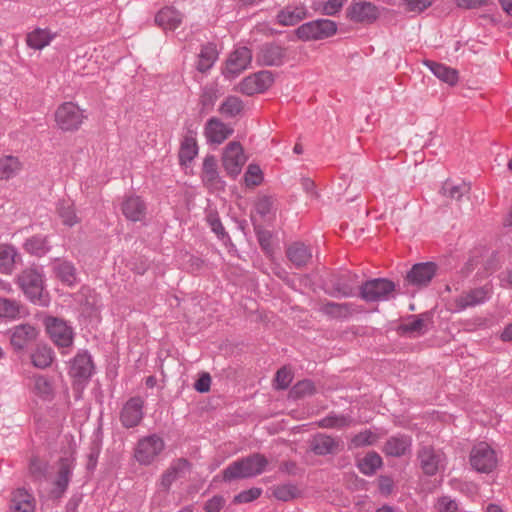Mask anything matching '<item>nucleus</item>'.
Masks as SVG:
<instances>
[{"label": "nucleus", "instance_id": "nucleus-3", "mask_svg": "<svg viewBox=\"0 0 512 512\" xmlns=\"http://www.w3.org/2000/svg\"><path fill=\"white\" fill-rule=\"evenodd\" d=\"M17 284L24 295L34 304L45 305L44 275L35 267L24 269L17 276Z\"/></svg>", "mask_w": 512, "mask_h": 512}, {"label": "nucleus", "instance_id": "nucleus-39", "mask_svg": "<svg viewBox=\"0 0 512 512\" xmlns=\"http://www.w3.org/2000/svg\"><path fill=\"white\" fill-rule=\"evenodd\" d=\"M54 37L55 34L51 33L50 30L36 28L27 34L26 43L32 49L41 50L49 45Z\"/></svg>", "mask_w": 512, "mask_h": 512}, {"label": "nucleus", "instance_id": "nucleus-34", "mask_svg": "<svg viewBox=\"0 0 512 512\" xmlns=\"http://www.w3.org/2000/svg\"><path fill=\"white\" fill-rule=\"evenodd\" d=\"M217 59L218 51L216 44L208 42L201 47L196 69L201 73H205L212 68Z\"/></svg>", "mask_w": 512, "mask_h": 512}, {"label": "nucleus", "instance_id": "nucleus-17", "mask_svg": "<svg viewBox=\"0 0 512 512\" xmlns=\"http://www.w3.org/2000/svg\"><path fill=\"white\" fill-rule=\"evenodd\" d=\"M274 82L271 71L262 70L245 77L239 84V91L245 95L263 93L268 90Z\"/></svg>", "mask_w": 512, "mask_h": 512}, {"label": "nucleus", "instance_id": "nucleus-59", "mask_svg": "<svg viewBox=\"0 0 512 512\" xmlns=\"http://www.w3.org/2000/svg\"><path fill=\"white\" fill-rule=\"evenodd\" d=\"M273 203L274 201L271 196H262L256 202L255 209L259 215L265 217L272 211Z\"/></svg>", "mask_w": 512, "mask_h": 512}, {"label": "nucleus", "instance_id": "nucleus-51", "mask_svg": "<svg viewBox=\"0 0 512 512\" xmlns=\"http://www.w3.org/2000/svg\"><path fill=\"white\" fill-rule=\"evenodd\" d=\"M470 190V186L466 183L453 185L451 182L446 181L442 186V192L445 196L459 201Z\"/></svg>", "mask_w": 512, "mask_h": 512}, {"label": "nucleus", "instance_id": "nucleus-24", "mask_svg": "<svg viewBox=\"0 0 512 512\" xmlns=\"http://www.w3.org/2000/svg\"><path fill=\"white\" fill-rule=\"evenodd\" d=\"M234 130L216 117L210 118L204 127L208 143L221 144L233 134Z\"/></svg>", "mask_w": 512, "mask_h": 512}, {"label": "nucleus", "instance_id": "nucleus-2", "mask_svg": "<svg viewBox=\"0 0 512 512\" xmlns=\"http://www.w3.org/2000/svg\"><path fill=\"white\" fill-rule=\"evenodd\" d=\"M396 284L388 278H373L359 285V297L367 303L384 302L394 298Z\"/></svg>", "mask_w": 512, "mask_h": 512}, {"label": "nucleus", "instance_id": "nucleus-42", "mask_svg": "<svg viewBox=\"0 0 512 512\" xmlns=\"http://www.w3.org/2000/svg\"><path fill=\"white\" fill-rule=\"evenodd\" d=\"M306 17L304 8H285L278 12L277 22L282 26H294Z\"/></svg>", "mask_w": 512, "mask_h": 512}, {"label": "nucleus", "instance_id": "nucleus-60", "mask_svg": "<svg viewBox=\"0 0 512 512\" xmlns=\"http://www.w3.org/2000/svg\"><path fill=\"white\" fill-rule=\"evenodd\" d=\"M255 232H256L257 240H258L259 245L262 248V250H264L265 252H270L272 250V244H271L272 235H271L270 231L255 227Z\"/></svg>", "mask_w": 512, "mask_h": 512}, {"label": "nucleus", "instance_id": "nucleus-11", "mask_svg": "<svg viewBox=\"0 0 512 512\" xmlns=\"http://www.w3.org/2000/svg\"><path fill=\"white\" fill-rule=\"evenodd\" d=\"M247 158L240 142L232 141L224 148L222 165L228 176L235 179L241 172Z\"/></svg>", "mask_w": 512, "mask_h": 512}, {"label": "nucleus", "instance_id": "nucleus-57", "mask_svg": "<svg viewBox=\"0 0 512 512\" xmlns=\"http://www.w3.org/2000/svg\"><path fill=\"white\" fill-rule=\"evenodd\" d=\"M376 441L375 434L370 430L359 432L351 439V444L355 448L372 445Z\"/></svg>", "mask_w": 512, "mask_h": 512}, {"label": "nucleus", "instance_id": "nucleus-18", "mask_svg": "<svg viewBox=\"0 0 512 512\" xmlns=\"http://www.w3.org/2000/svg\"><path fill=\"white\" fill-rule=\"evenodd\" d=\"M252 60V51L248 47H239L235 49L226 60V66L223 75L232 79L240 75L247 69Z\"/></svg>", "mask_w": 512, "mask_h": 512}, {"label": "nucleus", "instance_id": "nucleus-41", "mask_svg": "<svg viewBox=\"0 0 512 512\" xmlns=\"http://www.w3.org/2000/svg\"><path fill=\"white\" fill-rule=\"evenodd\" d=\"M383 465L381 456L375 452H368L362 459L357 463V467L360 472L366 476H372L380 469Z\"/></svg>", "mask_w": 512, "mask_h": 512}, {"label": "nucleus", "instance_id": "nucleus-6", "mask_svg": "<svg viewBox=\"0 0 512 512\" xmlns=\"http://www.w3.org/2000/svg\"><path fill=\"white\" fill-rule=\"evenodd\" d=\"M289 59L288 47L278 41L263 43L256 52L255 60L259 66L280 67Z\"/></svg>", "mask_w": 512, "mask_h": 512}, {"label": "nucleus", "instance_id": "nucleus-37", "mask_svg": "<svg viewBox=\"0 0 512 512\" xmlns=\"http://www.w3.org/2000/svg\"><path fill=\"white\" fill-rule=\"evenodd\" d=\"M31 363L38 369H46L54 361L55 354L50 346L47 344H38L31 353Z\"/></svg>", "mask_w": 512, "mask_h": 512}, {"label": "nucleus", "instance_id": "nucleus-49", "mask_svg": "<svg viewBox=\"0 0 512 512\" xmlns=\"http://www.w3.org/2000/svg\"><path fill=\"white\" fill-rule=\"evenodd\" d=\"M57 211L64 225L72 227L79 222L72 204L62 201L58 204Z\"/></svg>", "mask_w": 512, "mask_h": 512}, {"label": "nucleus", "instance_id": "nucleus-14", "mask_svg": "<svg viewBox=\"0 0 512 512\" xmlns=\"http://www.w3.org/2000/svg\"><path fill=\"white\" fill-rule=\"evenodd\" d=\"M378 17V7L365 0H353L346 9V18L354 23L372 24Z\"/></svg>", "mask_w": 512, "mask_h": 512}, {"label": "nucleus", "instance_id": "nucleus-48", "mask_svg": "<svg viewBox=\"0 0 512 512\" xmlns=\"http://www.w3.org/2000/svg\"><path fill=\"white\" fill-rule=\"evenodd\" d=\"M315 393V385L309 380H301L298 381L290 390L289 396L290 398L297 400L303 398L305 396H310Z\"/></svg>", "mask_w": 512, "mask_h": 512}, {"label": "nucleus", "instance_id": "nucleus-38", "mask_svg": "<svg viewBox=\"0 0 512 512\" xmlns=\"http://www.w3.org/2000/svg\"><path fill=\"white\" fill-rule=\"evenodd\" d=\"M23 247L26 252L37 257H42L51 250L48 237L39 234L27 238Z\"/></svg>", "mask_w": 512, "mask_h": 512}, {"label": "nucleus", "instance_id": "nucleus-10", "mask_svg": "<svg viewBox=\"0 0 512 512\" xmlns=\"http://www.w3.org/2000/svg\"><path fill=\"white\" fill-rule=\"evenodd\" d=\"M85 118L83 111L72 102H65L55 112V121L63 131H75Z\"/></svg>", "mask_w": 512, "mask_h": 512}, {"label": "nucleus", "instance_id": "nucleus-9", "mask_svg": "<svg viewBox=\"0 0 512 512\" xmlns=\"http://www.w3.org/2000/svg\"><path fill=\"white\" fill-rule=\"evenodd\" d=\"M327 284L331 291H327L332 297H352L355 295V289L359 287V276L351 271H343L333 274L329 277Z\"/></svg>", "mask_w": 512, "mask_h": 512}, {"label": "nucleus", "instance_id": "nucleus-64", "mask_svg": "<svg viewBox=\"0 0 512 512\" xmlns=\"http://www.w3.org/2000/svg\"><path fill=\"white\" fill-rule=\"evenodd\" d=\"M394 488V480L387 475H380L378 477V489L382 495L388 496L392 493Z\"/></svg>", "mask_w": 512, "mask_h": 512}, {"label": "nucleus", "instance_id": "nucleus-4", "mask_svg": "<svg viewBox=\"0 0 512 512\" xmlns=\"http://www.w3.org/2000/svg\"><path fill=\"white\" fill-rule=\"evenodd\" d=\"M43 323L50 339L59 349L65 350L72 347L75 334L73 327L67 321L47 316ZM62 353L64 354L66 351H62Z\"/></svg>", "mask_w": 512, "mask_h": 512}, {"label": "nucleus", "instance_id": "nucleus-62", "mask_svg": "<svg viewBox=\"0 0 512 512\" xmlns=\"http://www.w3.org/2000/svg\"><path fill=\"white\" fill-rule=\"evenodd\" d=\"M437 509L439 512H457L458 504L449 496H442L438 499Z\"/></svg>", "mask_w": 512, "mask_h": 512}, {"label": "nucleus", "instance_id": "nucleus-13", "mask_svg": "<svg viewBox=\"0 0 512 512\" xmlns=\"http://www.w3.org/2000/svg\"><path fill=\"white\" fill-rule=\"evenodd\" d=\"M417 458L423 473L427 476H434L445 468V454L432 446L420 447L417 452Z\"/></svg>", "mask_w": 512, "mask_h": 512}, {"label": "nucleus", "instance_id": "nucleus-55", "mask_svg": "<svg viewBox=\"0 0 512 512\" xmlns=\"http://www.w3.org/2000/svg\"><path fill=\"white\" fill-rule=\"evenodd\" d=\"M262 488L252 487L247 490H243L233 498L234 504L250 503L258 499L262 495Z\"/></svg>", "mask_w": 512, "mask_h": 512}, {"label": "nucleus", "instance_id": "nucleus-5", "mask_svg": "<svg viewBox=\"0 0 512 512\" xmlns=\"http://www.w3.org/2000/svg\"><path fill=\"white\" fill-rule=\"evenodd\" d=\"M337 23L330 19H316L300 25L295 34L302 41H316L332 37L337 32Z\"/></svg>", "mask_w": 512, "mask_h": 512}, {"label": "nucleus", "instance_id": "nucleus-28", "mask_svg": "<svg viewBox=\"0 0 512 512\" xmlns=\"http://www.w3.org/2000/svg\"><path fill=\"white\" fill-rule=\"evenodd\" d=\"M201 178L205 186L209 188L223 187L224 182L218 173L217 159L214 155H207L203 160Z\"/></svg>", "mask_w": 512, "mask_h": 512}, {"label": "nucleus", "instance_id": "nucleus-33", "mask_svg": "<svg viewBox=\"0 0 512 512\" xmlns=\"http://www.w3.org/2000/svg\"><path fill=\"white\" fill-rule=\"evenodd\" d=\"M424 64L430 71L441 81L453 86L458 82V71L445 64L438 63L432 60L424 61Z\"/></svg>", "mask_w": 512, "mask_h": 512}, {"label": "nucleus", "instance_id": "nucleus-15", "mask_svg": "<svg viewBox=\"0 0 512 512\" xmlns=\"http://www.w3.org/2000/svg\"><path fill=\"white\" fill-rule=\"evenodd\" d=\"M94 363L88 351H79L72 359L69 375L78 384H85L94 373Z\"/></svg>", "mask_w": 512, "mask_h": 512}, {"label": "nucleus", "instance_id": "nucleus-29", "mask_svg": "<svg viewBox=\"0 0 512 512\" xmlns=\"http://www.w3.org/2000/svg\"><path fill=\"white\" fill-rule=\"evenodd\" d=\"M10 502L12 512H35V498L25 488H17L14 490Z\"/></svg>", "mask_w": 512, "mask_h": 512}, {"label": "nucleus", "instance_id": "nucleus-22", "mask_svg": "<svg viewBox=\"0 0 512 512\" xmlns=\"http://www.w3.org/2000/svg\"><path fill=\"white\" fill-rule=\"evenodd\" d=\"M121 211L127 220L141 222L146 218L147 205L140 196L129 195L123 199Z\"/></svg>", "mask_w": 512, "mask_h": 512}, {"label": "nucleus", "instance_id": "nucleus-16", "mask_svg": "<svg viewBox=\"0 0 512 512\" xmlns=\"http://www.w3.org/2000/svg\"><path fill=\"white\" fill-rule=\"evenodd\" d=\"M58 464L59 468L51 490V496L54 499L62 498L67 491L75 467V458L72 456L61 457Z\"/></svg>", "mask_w": 512, "mask_h": 512}, {"label": "nucleus", "instance_id": "nucleus-1", "mask_svg": "<svg viewBox=\"0 0 512 512\" xmlns=\"http://www.w3.org/2000/svg\"><path fill=\"white\" fill-rule=\"evenodd\" d=\"M269 461L264 454L255 452L231 462L223 471L224 482L250 479L264 473Z\"/></svg>", "mask_w": 512, "mask_h": 512}, {"label": "nucleus", "instance_id": "nucleus-8", "mask_svg": "<svg viewBox=\"0 0 512 512\" xmlns=\"http://www.w3.org/2000/svg\"><path fill=\"white\" fill-rule=\"evenodd\" d=\"M164 448V440L157 434H151L138 440L134 457L139 464L150 465Z\"/></svg>", "mask_w": 512, "mask_h": 512}, {"label": "nucleus", "instance_id": "nucleus-63", "mask_svg": "<svg viewBox=\"0 0 512 512\" xmlns=\"http://www.w3.org/2000/svg\"><path fill=\"white\" fill-rule=\"evenodd\" d=\"M225 505V499L221 495H214L206 501L204 505L205 512H220Z\"/></svg>", "mask_w": 512, "mask_h": 512}, {"label": "nucleus", "instance_id": "nucleus-47", "mask_svg": "<svg viewBox=\"0 0 512 512\" xmlns=\"http://www.w3.org/2000/svg\"><path fill=\"white\" fill-rule=\"evenodd\" d=\"M352 419L349 416L345 415H336L331 413L326 417L322 418L318 422V426L321 428L331 429V428H343L347 427L351 424Z\"/></svg>", "mask_w": 512, "mask_h": 512}, {"label": "nucleus", "instance_id": "nucleus-20", "mask_svg": "<svg viewBox=\"0 0 512 512\" xmlns=\"http://www.w3.org/2000/svg\"><path fill=\"white\" fill-rule=\"evenodd\" d=\"M492 290L488 285L463 292L455 299L456 311H463L468 307L481 305L489 300Z\"/></svg>", "mask_w": 512, "mask_h": 512}, {"label": "nucleus", "instance_id": "nucleus-53", "mask_svg": "<svg viewBox=\"0 0 512 512\" xmlns=\"http://www.w3.org/2000/svg\"><path fill=\"white\" fill-rule=\"evenodd\" d=\"M34 391L42 399H49L53 396L52 383L45 376H37L34 380Z\"/></svg>", "mask_w": 512, "mask_h": 512}, {"label": "nucleus", "instance_id": "nucleus-19", "mask_svg": "<svg viewBox=\"0 0 512 512\" xmlns=\"http://www.w3.org/2000/svg\"><path fill=\"white\" fill-rule=\"evenodd\" d=\"M438 266L434 262L416 263L407 272L405 281L418 288L427 286L436 275Z\"/></svg>", "mask_w": 512, "mask_h": 512}, {"label": "nucleus", "instance_id": "nucleus-40", "mask_svg": "<svg viewBox=\"0 0 512 512\" xmlns=\"http://www.w3.org/2000/svg\"><path fill=\"white\" fill-rule=\"evenodd\" d=\"M198 154L196 139L192 136H185L181 141L178 157L181 165L187 166Z\"/></svg>", "mask_w": 512, "mask_h": 512}, {"label": "nucleus", "instance_id": "nucleus-32", "mask_svg": "<svg viewBox=\"0 0 512 512\" xmlns=\"http://www.w3.org/2000/svg\"><path fill=\"white\" fill-rule=\"evenodd\" d=\"M320 312L334 319H346L356 312V306L353 303H336L328 301L320 307Z\"/></svg>", "mask_w": 512, "mask_h": 512}, {"label": "nucleus", "instance_id": "nucleus-27", "mask_svg": "<svg viewBox=\"0 0 512 512\" xmlns=\"http://www.w3.org/2000/svg\"><path fill=\"white\" fill-rule=\"evenodd\" d=\"M286 256L296 268H303L312 260V249L305 243L296 241L287 247Z\"/></svg>", "mask_w": 512, "mask_h": 512}, {"label": "nucleus", "instance_id": "nucleus-50", "mask_svg": "<svg viewBox=\"0 0 512 512\" xmlns=\"http://www.w3.org/2000/svg\"><path fill=\"white\" fill-rule=\"evenodd\" d=\"M206 222L219 239L224 240L225 238H229L217 211L209 210L206 213Z\"/></svg>", "mask_w": 512, "mask_h": 512}, {"label": "nucleus", "instance_id": "nucleus-61", "mask_svg": "<svg viewBox=\"0 0 512 512\" xmlns=\"http://www.w3.org/2000/svg\"><path fill=\"white\" fill-rule=\"evenodd\" d=\"M347 0H327L322 5V13L327 16H334L342 9Z\"/></svg>", "mask_w": 512, "mask_h": 512}, {"label": "nucleus", "instance_id": "nucleus-7", "mask_svg": "<svg viewBox=\"0 0 512 512\" xmlns=\"http://www.w3.org/2000/svg\"><path fill=\"white\" fill-rule=\"evenodd\" d=\"M473 469L480 473H490L498 463L495 450L486 442H479L473 446L469 455Z\"/></svg>", "mask_w": 512, "mask_h": 512}, {"label": "nucleus", "instance_id": "nucleus-44", "mask_svg": "<svg viewBox=\"0 0 512 512\" xmlns=\"http://www.w3.org/2000/svg\"><path fill=\"white\" fill-rule=\"evenodd\" d=\"M21 162L12 155L0 158V179L8 180L14 177L21 170Z\"/></svg>", "mask_w": 512, "mask_h": 512}, {"label": "nucleus", "instance_id": "nucleus-54", "mask_svg": "<svg viewBox=\"0 0 512 512\" xmlns=\"http://www.w3.org/2000/svg\"><path fill=\"white\" fill-rule=\"evenodd\" d=\"M245 184L248 187H255L261 184L263 173L259 165L249 164L244 175Z\"/></svg>", "mask_w": 512, "mask_h": 512}, {"label": "nucleus", "instance_id": "nucleus-30", "mask_svg": "<svg viewBox=\"0 0 512 512\" xmlns=\"http://www.w3.org/2000/svg\"><path fill=\"white\" fill-rule=\"evenodd\" d=\"M411 437L407 435L392 436L384 444L383 452L387 456L401 457L411 450Z\"/></svg>", "mask_w": 512, "mask_h": 512}, {"label": "nucleus", "instance_id": "nucleus-23", "mask_svg": "<svg viewBox=\"0 0 512 512\" xmlns=\"http://www.w3.org/2000/svg\"><path fill=\"white\" fill-rule=\"evenodd\" d=\"M310 450L318 456L337 453L341 448V441L325 433H317L309 441Z\"/></svg>", "mask_w": 512, "mask_h": 512}, {"label": "nucleus", "instance_id": "nucleus-31", "mask_svg": "<svg viewBox=\"0 0 512 512\" xmlns=\"http://www.w3.org/2000/svg\"><path fill=\"white\" fill-rule=\"evenodd\" d=\"M409 322L400 324L398 332L401 334H413L416 336L424 335L427 332L426 322L431 319L430 313H422L419 315H410Z\"/></svg>", "mask_w": 512, "mask_h": 512}, {"label": "nucleus", "instance_id": "nucleus-45", "mask_svg": "<svg viewBox=\"0 0 512 512\" xmlns=\"http://www.w3.org/2000/svg\"><path fill=\"white\" fill-rule=\"evenodd\" d=\"M272 495L277 500L288 502L300 496L301 492L295 484L285 483L273 486Z\"/></svg>", "mask_w": 512, "mask_h": 512}, {"label": "nucleus", "instance_id": "nucleus-35", "mask_svg": "<svg viewBox=\"0 0 512 512\" xmlns=\"http://www.w3.org/2000/svg\"><path fill=\"white\" fill-rule=\"evenodd\" d=\"M53 271L56 277L64 284L72 286L77 281V271L74 264L67 260L55 259Z\"/></svg>", "mask_w": 512, "mask_h": 512}, {"label": "nucleus", "instance_id": "nucleus-43", "mask_svg": "<svg viewBox=\"0 0 512 512\" xmlns=\"http://www.w3.org/2000/svg\"><path fill=\"white\" fill-rule=\"evenodd\" d=\"M218 99V90L214 85H205L201 90L199 104L200 113L207 114L212 111Z\"/></svg>", "mask_w": 512, "mask_h": 512}, {"label": "nucleus", "instance_id": "nucleus-46", "mask_svg": "<svg viewBox=\"0 0 512 512\" xmlns=\"http://www.w3.org/2000/svg\"><path fill=\"white\" fill-rule=\"evenodd\" d=\"M244 109L243 101L237 96H228L219 107V112L225 117H236Z\"/></svg>", "mask_w": 512, "mask_h": 512}, {"label": "nucleus", "instance_id": "nucleus-25", "mask_svg": "<svg viewBox=\"0 0 512 512\" xmlns=\"http://www.w3.org/2000/svg\"><path fill=\"white\" fill-rule=\"evenodd\" d=\"M191 467V463L186 458L174 460L161 476L160 486L162 489L169 491L172 484L180 477H183L186 472L190 471Z\"/></svg>", "mask_w": 512, "mask_h": 512}, {"label": "nucleus", "instance_id": "nucleus-12", "mask_svg": "<svg viewBox=\"0 0 512 512\" xmlns=\"http://www.w3.org/2000/svg\"><path fill=\"white\" fill-rule=\"evenodd\" d=\"M145 401L141 396L130 397L122 406L119 413L121 425L126 428H135L144 418Z\"/></svg>", "mask_w": 512, "mask_h": 512}, {"label": "nucleus", "instance_id": "nucleus-52", "mask_svg": "<svg viewBox=\"0 0 512 512\" xmlns=\"http://www.w3.org/2000/svg\"><path fill=\"white\" fill-rule=\"evenodd\" d=\"M20 303L8 298H0V317L15 318L20 314Z\"/></svg>", "mask_w": 512, "mask_h": 512}, {"label": "nucleus", "instance_id": "nucleus-56", "mask_svg": "<svg viewBox=\"0 0 512 512\" xmlns=\"http://www.w3.org/2000/svg\"><path fill=\"white\" fill-rule=\"evenodd\" d=\"M48 469V464L41 461L38 457H32L29 464V472L35 480H42L45 478Z\"/></svg>", "mask_w": 512, "mask_h": 512}, {"label": "nucleus", "instance_id": "nucleus-21", "mask_svg": "<svg viewBox=\"0 0 512 512\" xmlns=\"http://www.w3.org/2000/svg\"><path fill=\"white\" fill-rule=\"evenodd\" d=\"M10 343L15 351H22L38 337V330L31 324H20L10 330Z\"/></svg>", "mask_w": 512, "mask_h": 512}, {"label": "nucleus", "instance_id": "nucleus-58", "mask_svg": "<svg viewBox=\"0 0 512 512\" xmlns=\"http://www.w3.org/2000/svg\"><path fill=\"white\" fill-rule=\"evenodd\" d=\"M292 381V375L285 367L279 369L275 375V388L279 390L287 389Z\"/></svg>", "mask_w": 512, "mask_h": 512}, {"label": "nucleus", "instance_id": "nucleus-26", "mask_svg": "<svg viewBox=\"0 0 512 512\" xmlns=\"http://www.w3.org/2000/svg\"><path fill=\"white\" fill-rule=\"evenodd\" d=\"M183 21V14L172 6L161 8L155 15V24L164 31L176 30Z\"/></svg>", "mask_w": 512, "mask_h": 512}, {"label": "nucleus", "instance_id": "nucleus-36", "mask_svg": "<svg viewBox=\"0 0 512 512\" xmlns=\"http://www.w3.org/2000/svg\"><path fill=\"white\" fill-rule=\"evenodd\" d=\"M20 260L21 256L12 245H0V273L11 274Z\"/></svg>", "mask_w": 512, "mask_h": 512}]
</instances>
